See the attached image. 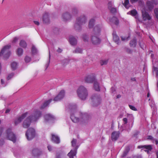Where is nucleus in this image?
I'll use <instances>...</instances> for the list:
<instances>
[{
    "label": "nucleus",
    "mask_w": 158,
    "mask_h": 158,
    "mask_svg": "<svg viewBox=\"0 0 158 158\" xmlns=\"http://www.w3.org/2000/svg\"><path fill=\"white\" fill-rule=\"evenodd\" d=\"M41 112L37 110H34L33 113L30 116L27 117L23 122V126L25 128H28L31 122L36 121L41 116Z\"/></svg>",
    "instance_id": "nucleus-1"
},
{
    "label": "nucleus",
    "mask_w": 158,
    "mask_h": 158,
    "mask_svg": "<svg viewBox=\"0 0 158 158\" xmlns=\"http://www.w3.org/2000/svg\"><path fill=\"white\" fill-rule=\"evenodd\" d=\"M101 31L100 27L99 25H96L94 28L93 34L91 37V40L92 43L94 45H97L99 44L101 42L100 40L95 35H98Z\"/></svg>",
    "instance_id": "nucleus-2"
},
{
    "label": "nucleus",
    "mask_w": 158,
    "mask_h": 158,
    "mask_svg": "<svg viewBox=\"0 0 158 158\" xmlns=\"http://www.w3.org/2000/svg\"><path fill=\"white\" fill-rule=\"evenodd\" d=\"M77 93L79 97L82 100H85L88 95L87 90L85 87L82 85L78 88Z\"/></svg>",
    "instance_id": "nucleus-3"
},
{
    "label": "nucleus",
    "mask_w": 158,
    "mask_h": 158,
    "mask_svg": "<svg viewBox=\"0 0 158 158\" xmlns=\"http://www.w3.org/2000/svg\"><path fill=\"white\" fill-rule=\"evenodd\" d=\"M10 47L11 46L9 45L4 46L0 52V56L6 59L9 58L11 54L9 50Z\"/></svg>",
    "instance_id": "nucleus-4"
},
{
    "label": "nucleus",
    "mask_w": 158,
    "mask_h": 158,
    "mask_svg": "<svg viewBox=\"0 0 158 158\" xmlns=\"http://www.w3.org/2000/svg\"><path fill=\"white\" fill-rule=\"evenodd\" d=\"M76 106L74 105H69V111L70 114V118L72 121L75 123L78 122L79 121V118L76 117L73 114V113L76 112Z\"/></svg>",
    "instance_id": "nucleus-5"
},
{
    "label": "nucleus",
    "mask_w": 158,
    "mask_h": 158,
    "mask_svg": "<svg viewBox=\"0 0 158 158\" xmlns=\"http://www.w3.org/2000/svg\"><path fill=\"white\" fill-rule=\"evenodd\" d=\"M86 21V19L84 16H82L77 18L76 23L74 25V28L76 30H79L81 28V26L85 24Z\"/></svg>",
    "instance_id": "nucleus-6"
},
{
    "label": "nucleus",
    "mask_w": 158,
    "mask_h": 158,
    "mask_svg": "<svg viewBox=\"0 0 158 158\" xmlns=\"http://www.w3.org/2000/svg\"><path fill=\"white\" fill-rule=\"evenodd\" d=\"M6 138L7 139L12 141L14 143L16 142V136L11 131V128H8L6 130Z\"/></svg>",
    "instance_id": "nucleus-7"
},
{
    "label": "nucleus",
    "mask_w": 158,
    "mask_h": 158,
    "mask_svg": "<svg viewBox=\"0 0 158 158\" xmlns=\"http://www.w3.org/2000/svg\"><path fill=\"white\" fill-rule=\"evenodd\" d=\"M35 130L33 128H31L28 129L26 133V137L28 140L33 139L35 137Z\"/></svg>",
    "instance_id": "nucleus-8"
},
{
    "label": "nucleus",
    "mask_w": 158,
    "mask_h": 158,
    "mask_svg": "<svg viewBox=\"0 0 158 158\" xmlns=\"http://www.w3.org/2000/svg\"><path fill=\"white\" fill-rule=\"evenodd\" d=\"M85 82L88 83H92L95 80V74L91 73L86 76L84 78Z\"/></svg>",
    "instance_id": "nucleus-9"
},
{
    "label": "nucleus",
    "mask_w": 158,
    "mask_h": 158,
    "mask_svg": "<svg viewBox=\"0 0 158 158\" xmlns=\"http://www.w3.org/2000/svg\"><path fill=\"white\" fill-rule=\"evenodd\" d=\"M91 99L93 103L94 106H97L100 103L101 98L99 96L94 95L92 97Z\"/></svg>",
    "instance_id": "nucleus-10"
},
{
    "label": "nucleus",
    "mask_w": 158,
    "mask_h": 158,
    "mask_svg": "<svg viewBox=\"0 0 158 158\" xmlns=\"http://www.w3.org/2000/svg\"><path fill=\"white\" fill-rule=\"evenodd\" d=\"M28 114L27 112H26L23 114L21 116L16 118L14 120V123L15 125H17L20 123L26 117Z\"/></svg>",
    "instance_id": "nucleus-11"
},
{
    "label": "nucleus",
    "mask_w": 158,
    "mask_h": 158,
    "mask_svg": "<svg viewBox=\"0 0 158 158\" xmlns=\"http://www.w3.org/2000/svg\"><path fill=\"white\" fill-rule=\"evenodd\" d=\"M42 19L44 24H48L50 23V19L48 13L45 12L43 14Z\"/></svg>",
    "instance_id": "nucleus-12"
},
{
    "label": "nucleus",
    "mask_w": 158,
    "mask_h": 158,
    "mask_svg": "<svg viewBox=\"0 0 158 158\" xmlns=\"http://www.w3.org/2000/svg\"><path fill=\"white\" fill-rule=\"evenodd\" d=\"M65 92L64 90H61L59 94L54 99V101H58L63 98L64 96Z\"/></svg>",
    "instance_id": "nucleus-13"
},
{
    "label": "nucleus",
    "mask_w": 158,
    "mask_h": 158,
    "mask_svg": "<svg viewBox=\"0 0 158 158\" xmlns=\"http://www.w3.org/2000/svg\"><path fill=\"white\" fill-rule=\"evenodd\" d=\"M142 16L143 20H149L151 19V17L149 15L148 13L145 10H142Z\"/></svg>",
    "instance_id": "nucleus-14"
},
{
    "label": "nucleus",
    "mask_w": 158,
    "mask_h": 158,
    "mask_svg": "<svg viewBox=\"0 0 158 158\" xmlns=\"http://www.w3.org/2000/svg\"><path fill=\"white\" fill-rule=\"evenodd\" d=\"M119 131H114L111 134V139L113 141H115L118 138L119 136Z\"/></svg>",
    "instance_id": "nucleus-15"
},
{
    "label": "nucleus",
    "mask_w": 158,
    "mask_h": 158,
    "mask_svg": "<svg viewBox=\"0 0 158 158\" xmlns=\"http://www.w3.org/2000/svg\"><path fill=\"white\" fill-rule=\"evenodd\" d=\"M137 148L139 149L143 148L148 150H145V152H147L148 153L149 152V151H151L152 149V146L150 145L139 146Z\"/></svg>",
    "instance_id": "nucleus-16"
},
{
    "label": "nucleus",
    "mask_w": 158,
    "mask_h": 158,
    "mask_svg": "<svg viewBox=\"0 0 158 158\" xmlns=\"http://www.w3.org/2000/svg\"><path fill=\"white\" fill-rule=\"evenodd\" d=\"M78 148V147L77 146L75 150H71L70 152L68 153V156L69 157V158H74V156L76 155L77 150Z\"/></svg>",
    "instance_id": "nucleus-17"
},
{
    "label": "nucleus",
    "mask_w": 158,
    "mask_h": 158,
    "mask_svg": "<svg viewBox=\"0 0 158 158\" xmlns=\"http://www.w3.org/2000/svg\"><path fill=\"white\" fill-rule=\"evenodd\" d=\"M152 63L154 65L153 68V71H156V76L157 77L158 76V68L155 66L158 65V60H157L156 61H155V62L153 61Z\"/></svg>",
    "instance_id": "nucleus-18"
},
{
    "label": "nucleus",
    "mask_w": 158,
    "mask_h": 158,
    "mask_svg": "<svg viewBox=\"0 0 158 158\" xmlns=\"http://www.w3.org/2000/svg\"><path fill=\"white\" fill-rule=\"evenodd\" d=\"M69 41L70 44L72 45H76L77 43V40L72 36L70 37Z\"/></svg>",
    "instance_id": "nucleus-19"
},
{
    "label": "nucleus",
    "mask_w": 158,
    "mask_h": 158,
    "mask_svg": "<svg viewBox=\"0 0 158 158\" xmlns=\"http://www.w3.org/2000/svg\"><path fill=\"white\" fill-rule=\"evenodd\" d=\"M52 141L56 143H60V139L57 136L54 134H52Z\"/></svg>",
    "instance_id": "nucleus-20"
},
{
    "label": "nucleus",
    "mask_w": 158,
    "mask_h": 158,
    "mask_svg": "<svg viewBox=\"0 0 158 158\" xmlns=\"http://www.w3.org/2000/svg\"><path fill=\"white\" fill-rule=\"evenodd\" d=\"M153 4L152 2L149 1H148L146 2V6L149 10H151L153 8Z\"/></svg>",
    "instance_id": "nucleus-21"
},
{
    "label": "nucleus",
    "mask_w": 158,
    "mask_h": 158,
    "mask_svg": "<svg viewBox=\"0 0 158 158\" xmlns=\"http://www.w3.org/2000/svg\"><path fill=\"white\" fill-rule=\"evenodd\" d=\"M41 152L37 148L34 149L32 151V153L34 156H38L41 154Z\"/></svg>",
    "instance_id": "nucleus-22"
},
{
    "label": "nucleus",
    "mask_w": 158,
    "mask_h": 158,
    "mask_svg": "<svg viewBox=\"0 0 158 158\" xmlns=\"http://www.w3.org/2000/svg\"><path fill=\"white\" fill-rule=\"evenodd\" d=\"M44 118L46 121L53 120L55 118L54 117L53 115L49 114H45Z\"/></svg>",
    "instance_id": "nucleus-23"
},
{
    "label": "nucleus",
    "mask_w": 158,
    "mask_h": 158,
    "mask_svg": "<svg viewBox=\"0 0 158 158\" xmlns=\"http://www.w3.org/2000/svg\"><path fill=\"white\" fill-rule=\"evenodd\" d=\"M113 39L114 41L117 44H118L119 41V37L117 35L115 32H114L113 33Z\"/></svg>",
    "instance_id": "nucleus-24"
},
{
    "label": "nucleus",
    "mask_w": 158,
    "mask_h": 158,
    "mask_svg": "<svg viewBox=\"0 0 158 158\" xmlns=\"http://www.w3.org/2000/svg\"><path fill=\"white\" fill-rule=\"evenodd\" d=\"M62 18L64 21H67L70 19L71 16L69 13H66L63 15Z\"/></svg>",
    "instance_id": "nucleus-25"
},
{
    "label": "nucleus",
    "mask_w": 158,
    "mask_h": 158,
    "mask_svg": "<svg viewBox=\"0 0 158 158\" xmlns=\"http://www.w3.org/2000/svg\"><path fill=\"white\" fill-rule=\"evenodd\" d=\"M52 101V99H50L45 102L40 107V109H43L47 106Z\"/></svg>",
    "instance_id": "nucleus-26"
},
{
    "label": "nucleus",
    "mask_w": 158,
    "mask_h": 158,
    "mask_svg": "<svg viewBox=\"0 0 158 158\" xmlns=\"http://www.w3.org/2000/svg\"><path fill=\"white\" fill-rule=\"evenodd\" d=\"M94 87L95 90L97 91H99L100 90V87L98 83L95 80L94 82Z\"/></svg>",
    "instance_id": "nucleus-27"
},
{
    "label": "nucleus",
    "mask_w": 158,
    "mask_h": 158,
    "mask_svg": "<svg viewBox=\"0 0 158 158\" xmlns=\"http://www.w3.org/2000/svg\"><path fill=\"white\" fill-rule=\"evenodd\" d=\"M130 44L131 47H135L136 44V41L135 38H134L130 41Z\"/></svg>",
    "instance_id": "nucleus-28"
},
{
    "label": "nucleus",
    "mask_w": 158,
    "mask_h": 158,
    "mask_svg": "<svg viewBox=\"0 0 158 158\" xmlns=\"http://www.w3.org/2000/svg\"><path fill=\"white\" fill-rule=\"evenodd\" d=\"M17 67V63L15 62H13L11 64V69L13 70H15Z\"/></svg>",
    "instance_id": "nucleus-29"
},
{
    "label": "nucleus",
    "mask_w": 158,
    "mask_h": 158,
    "mask_svg": "<svg viewBox=\"0 0 158 158\" xmlns=\"http://www.w3.org/2000/svg\"><path fill=\"white\" fill-rule=\"evenodd\" d=\"M19 45L20 46L23 48H26L27 46L26 42L24 40H21L19 43Z\"/></svg>",
    "instance_id": "nucleus-30"
},
{
    "label": "nucleus",
    "mask_w": 158,
    "mask_h": 158,
    "mask_svg": "<svg viewBox=\"0 0 158 158\" xmlns=\"http://www.w3.org/2000/svg\"><path fill=\"white\" fill-rule=\"evenodd\" d=\"M82 50L79 48H77L75 50L73 51V53H82Z\"/></svg>",
    "instance_id": "nucleus-31"
},
{
    "label": "nucleus",
    "mask_w": 158,
    "mask_h": 158,
    "mask_svg": "<svg viewBox=\"0 0 158 158\" xmlns=\"http://www.w3.org/2000/svg\"><path fill=\"white\" fill-rule=\"evenodd\" d=\"M23 50L22 49L19 48L17 49V54L19 56H21L23 54Z\"/></svg>",
    "instance_id": "nucleus-32"
},
{
    "label": "nucleus",
    "mask_w": 158,
    "mask_h": 158,
    "mask_svg": "<svg viewBox=\"0 0 158 158\" xmlns=\"http://www.w3.org/2000/svg\"><path fill=\"white\" fill-rule=\"evenodd\" d=\"M95 21L93 19H91L89 22V27L91 28L93 27L94 25Z\"/></svg>",
    "instance_id": "nucleus-33"
},
{
    "label": "nucleus",
    "mask_w": 158,
    "mask_h": 158,
    "mask_svg": "<svg viewBox=\"0 0 158 158\" xmlns=\"http://www.w3.org/2000/svg\"><path fill=\"white\" fill-rule=\"evenodd\" d=\"M137 14V11L135 10H133L130 11L131 15L133 16H135Z\"/></svg>",
    "instance_id": "nucleus-34"
},
{
    "label": "nucleus",
    "mask_w": 158,
    "mask_h": 158,
    "mask_svg": "<svg viewBox=\"0 0 158 158\" xmlns=\"http://www.w3.org/2000/svg\"><path fill=\"white\" fill-rule=\"evenodd\" d=\"M50 62V60H46V61L45 62V70H46L48 68L49 64Z\"/></svg>",
    "instance_id": "nucleus-35"
},
{
    "label": "nucleus",
    "mask_w": 158,
    "mask_h": 158,
    "mask_svg": "<svg viewBox=\"0 0 158 158\" xmlns=\"http://www.w3.org/2000/svg\"><path fill=\"white\" fill-rule=\"evenodd\" d=\"M108 63V60H101L100 63L101 65L106 64Z\"/></svg>",
    "instance_id": "nucleus-36"
},
{
    "label": "nucleus",
    "mask_w": 158,
    "mask_h": 158,
    "mask_svg": "<svg viewBox=\"0 0 158 158\" xmlns=\"http://www.w3.org/2000/svg\"><path fill=\"white\" fill-rule=\"evenodd\" d=\"M83 39L84 42H87L88 41L89 38L86 35H83Z\"/></svg>",
    "instance_id": "nucleus-37"
},
{
    "label": "nucleus",
    "mask_w": 158,
    "mask_h": 158,
    "mask_svg": "<svg viewBox=\"0 0 158 158\" xmlns=\"http://www.w3.org/2000/svg\"><path fill=\"white\" fill-rule=\"evenodd\" d=\"M31 51L33 54H35L37 52V50L35 47L33 45L32 47Z\"/></svg>",
    "instance_id": "nucleus-38"
},
{
    "label": "nucleus",
    "mask_w": 158,
    "mask_h": 158,
    "mask_svg": "<svg viewBox=\"0 0 158 158\" xmlns=\"http://www.w3.org/2000/svg\"><path fill=\"white\" fill-rule=\"evenodd\" d=\"M109 10H110V12L114 14L116 13L117 10L116 8L112 7Z\"/></svg>",
    "instance_id": "nucleus-39"
},
{
    "label": "nucleus",
    "mask_w": 158,
    "mask_h": 158,
    "mask_svg": "<svg viewBox=\"0 0 158 158\" xmlns=\"http://www.w3.org/2000/svg\"><path fill=\"white\" fill-rule=\"evenodd\" d=\"M77 143V140L75 139H73L72 141L71 142L72 145L73 147L76 146Z\"/></svg>",
    "instance_id": "nucleus-40"
},
{
    "label": "nucleus",
    "mask_w": 158,
    "mask_h": 158,
    "mask_svg": "<svg viewBox=\"0 0 158 158\" xmlns=\"http://www.w3.org/2000/svg\"><path fill=\"white\" fill-rule=\"evenodd\" d=\"M154 13L156 18H158V8H156L154 10Z\"/></svg>",
    "instance_id": "nucleus-41"
},
{
    "label": "nucleus",
    "mask_w": 158,
    "mask_h": 158,
    "mask_svg": "<svg viewBox=\"0 0 158 158\" xmlns=\"http://www.w3.org/2000/svg\"><path fill=\"white\" fill-rule=\"evenodd\" d=\"M129 107L130 108V109L132 110H133L134 111H136L137 110V109L134 106L131 105H129Z\"/></svg>",
    "instance_id": "nucleus-42"
},
{
    "label": "nucleus",
    "mask_w": 158,
    "mask_h": 158,
    "mask_svg": "<svg viewBox=\"0 0 158 158\" xmlns=\"http://www.w3.org/2000/svg\"><path fill=\"white\" fill-rule=\"evenodd\" d=\"M113 19L115 20L114 24L116 25H118L119 23V21L118 19L115 17H113Z\"/></svg>",
    "instance_id": "nucleus-43"
},
{
    "label": "nucleus",
    "mask_w": 158,
    "mask_h": 158,
    "mask_svg": "<svg viewBox=\"0 0 158 158\" xmlns=\"http://www.w3.org/2000/svg\"><path fill=\"white\" fill-rule=\"evenodd\" d=\"M14 74L13 73H11L9 74L8 77H7V80H10L11 78L13 76Z\"/></svg>",
    "instance_id": "nucleus-44"
},
{
    "label": "nucleus",
    "mask_w": 158,
    "mask_h": 158,
    "mask_svg": "<svg viewBox=\"0 0 158 158\" xmlns=\"http://www.w3.org/2000/svg\"><path fill=\"white\" fill-rule=\"evenodd\" d=\"M129 0H125L124 3H123L124 6L126 8L127 6L129 4Z\"/></svg>",
    "instance_id": "nucleus-45"
},
{
    "label": "nucleus",
    "mask_w": 158,
    "mask_h": 158,
    "mask_svg": "<svg viewBox=\"0 0 158 158\" xmlns=\"http://www.w3.org/2000/svg\"><path fill=\"white\" fill-rule=\"evenodd\" d=\"M108 8L109 9H110V8H112V3L111 2H109L108 4Z\"/></svg>",
    "instance_id": "nucleus-46"
},
{
    "label": "nucleus",
    "mask_w": 158,
    "mask_h": 158,
    "mask_svg": "<svg viewBox=\"0 0 158 158\" xmlns=\"http://www.w3.org/2000/svg\"><path fill=\"white\" fill-rule=\"evenodd\" d=\"M128 153V152H127L124 151L123 152V154L122 155V157H125V156H126L127 155V153Z\"/></svg>",
    "instance_id": "nucleus-47"
},
{
    "label": "nucleus",
    "mask_w": 158,
    "mask_h": 158,
    "mask_svg": "<svg viewBox=\"0 0 158 158\" xmlns=\"http://www.w3.org/2000/svg\"><path fill=\"white\" fill-rule=\"evenodd\" d=\"M152 1V2L154 3V4L156 5H157L158 3V0H151Z\"/></svg>",
    "instance_id": "nucleus-48"
},
{
    "label": "nucleus",
    "mask_w": 158,
    "mask_h": 158,
    "mask_svg": "<svg viewBox=\"0 0 158 158\" xmlns=\"http://www.w3.org/2000/svg\"><path fill=\"white\" fill-rule=\"evenodd\" d=\"M130 150V148L129 146H127L125 149V150L124 151L127 152H128Z\"/></svg>",
    "instance_id": "nucleus-49"
},
{
    "label": "nucleus",
    "mask_w": 158,
    "mask_h": 158,
    "mask_svg": "<svg viewBox=\"0 0 158 158\" xmlns=\"http://www.w3.org/2000/svg\"><path fill=\"white\" fill-rule=\"evenodd\" d=\"M18 40V39L17 37H15L14 38L13 41H12V43H15Z\"/></svg>",
    "instance_id": "nucleus-50"
},
{
    "label": "nucleus",
    "mask_w": 158,
    "mask_h": 158,
    "mask_svg": "<svg viewBox=\"0 0 158 158\" xmlns=\"http://www.w3.org/2000/svg\"><path fill=\"white\" fill-rule=\"evenodd\" d=\"M123 122H124V123L125 124L127 123V118H124L123 119Z\"/></svg>",
    "instance_id": "nucleus-51"
},
{
    "label": "nucleus",
    "mask_w": 158,
    "mask_h": 158,
    "mask_svg": "<svg viewBox=\"0 0 158 158\" xmlns=\"http://www.w3.org/2000/svg\"><path fill=\"white\" fill-rule=\"evenodd\" d=\"M138 0H130V2L131 3L133 4L134 3L137 2Z\"/></svg>",
    "instance_id": "nucleus-52"
},
{
    "label": "nucleus",
    "mask_w": 158,
    "mask_h": 158,
    "mask_svg": "<svg viewBox=\"0 0 158 158\" xmlns=\"http://www.w3.org/2000/svg\"><path fill=\"white\" fill-rule=\"evenodd\" d=\"M56 51L60 53L62 52V50L60 48H58Z\"/></svg>",
    "instance_id": "nucleus-53"
},
{
    "label": "nucleus",
    "mask_w": 158,
    "mask_h": 158,
    "mask_svg": "<svg viewBox=\"0 0 158 158\" xmlns=\"http://www.w3.org/2000/svg\"><path fill=\"white\" fill-rule=\"evenodd\" d=\"M147 139H149L152 140L153 137L151 135H148V136Z\"/></svg>",
    "instance_id": "nucleus-54"
},
{
    "label": "nucleus",
    "mask_w": 158,
    "mask_h": 158,
    "mask_svg": "<svg viewBox=\"0 0 158 158\" xmlns=\"http://www.w3.org/2000/svg\"><path fill=\"white\" fill-rule=\"evenodd\" d=\"M4 143V141L3 140H1L0 141V146H2Z\"/></svg>",
    "instance_id": "nucleus-55"
},
{
    "label": "nucleus",
    "mask_w": 158,
    "mask_h": 158,
    "mask_svg": "<svg viewBox=\"0 0 158 158\" xmlns=\"http://www.w3.org/2000/svg\"><path fill=\"white\" fill-rule=\"evenodd\" d=\"M34 22L35 24L37 25H39L40 24L39 22L38 21H34Z\"/></svg>",
    "instance_id": "nucleus-56"
},
{
    "label": "nucleus",
    "mask_w": 158,
    "mask_h": 158,
    "mask_svg": "<svg viewBox=\"0 0 158 158\" xmlns=\"http://www.w3.org/2000/svg\"><path fill=\"white\" fill-rule=\"evenodd\" d=\"M47 148H48V149L49 151H50L52 150V149L51 146L50 145H48L47 147Z\"/></svg>",
    "instance_id": "nucleus-57"
},
{
    "label": "nucleus",
    "mask_w": 158,
    "mask_h": 158,
    "mask_svg": "<svg viewBox=\"0 0 158 158\" xmlns=\"http://www.w3.org/2000/svg\"><path fill=\"white\" fill-rule=\"evenodd\" d=\"M128 37H122L121 39L122 40H127Z\"/></svg>",
    "instance_id": "nucleus-58"
},
{
    "label": "nucleus",
    "mask_w": 158,
    "mask_h": 158,
    "mask_svg": "<svg viewBox=\"0 0 158 158\" xmlns=\"http://www.w3.org/2000/svg\"><path fill=\"white\" fill-rule=\"evenodd\" d=\"M60 154L59 153H57L56 154V158H60Z\"/></svg>",
    "instance_id": "nucleus-59"
},
{
    "label": "nucleus",
    "mask_w": 158,
    "mask_h": 158,
    "mask_svg": "<svg viewBox=\"0 0 158 158\" xmlns=\"http://www.w3.org/2000/svg\"><path fill=\"white\" fill-rule=\"evenodd\" d=\"M3 131V129L2 128H1L0 129V136L1 135Z\"/></svg>",
    "instance_id": "nucleus-60"
},
{
    "label": "nucleus",
    "mask_w": 158,
    "mask_h": 158,
    "mask_svg": "<svg viewBox=\"0 0 158 158\" xmlns=\"http://www.w3.org/2000/svg\"><path fill=\"white\" fill-rule=\"evenodd\" d=\"M133 158H142L140 156H135Z\"/></svg>",
    "instance_id": "nucleus-61"
},
{
    "label": "nucleus",
    "mask_w": 158,
    "mask_h": 158,
    "mask_svg": "<svg viewBox=\"0 0 158 158\" xmlns=\"http://www.w3.org/2000/svg\"><path fill=\"white\" fill-rule=\"evenodd\" d=\"M10 111V110L9 109H7V110H6L5 113H9Z\"/></svg>",
    "instance_id": "nucleus-62"
},
{
    "label": "nucleus",
    "mask_w": 158,
    "mask_h": 158,
    "mask_svg": "<svg viewBox=\"0 0 158 158\" xmlns=\"http://www.w3.org/2000/svg\"><path fill=\"white\" fill-rule=\"evenodd\" d=\"M1 83L2 84H3L4 83V81L2 79L1 80Z\"/></svg>",
    "instance_id": "nucleus-63"
},
{
    "label": "nucleus",
    "mask_w": 158,
    "mask_h": 158,
    "mask_svg": "<svg viewBox=\"0 0 158 158\" xmlns=\"http://www.w3.org/2000/svg\"><path fill=\"white\" fill-rule=\"evenodd\" d=\"M156 155L157 156V158H158V150L156 152Z\"/></svg>",
    "instance_id": "nucleus-64"
}]
</instances>
